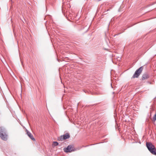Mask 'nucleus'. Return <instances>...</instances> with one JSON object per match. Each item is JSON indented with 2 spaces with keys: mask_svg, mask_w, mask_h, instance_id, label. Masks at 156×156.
<instances>
[{
  "mask_svg": "<svg viewBox=\"0 0 156 156\" xmlns=\"http://www.w3.org/2000/svg\"><path fill=\"white\" fill-rule=\"evenodd\" d=\"M146 146L150 152L152 154L156 155V149L151 142H147Z\"/></svg>",
  "mask_w": 156,
  "mask_h": 156,
  "instance_id": "obj_1",
  "label": "nucleus"
},
{
  "mask_svg": "<svg viewBox=\"0 0 156 156\" xmlns=\"http://www.w3.org/2000/svg\"><path fill=\"white\" fill-rule=\"evenodd\" d=\"M63 151L66 153H69L75 151L76 149L73 145H69L67 147L64 148Z\"/></svg>",
  "mask_w": 156,
  "mask_h": 156,
  "instance_id": "obj_2",
  "label": "nucleus"
},
{
  "mask_svg": "<svg viewBox=\"0 0 156 156\" xmlns=\"http://www.w3.org/2000/svg\"><path fill=\"white\" fill-rule=\"evenodd\" d=\"M26 131L27 132V134L30 139L33 141H35V139L34 137L32 134L27 129H26Z\"/></svg>",
  "mask_w": 156,
  "mask_h": 156,
  "instance_id": "obj_6",
  "label": "nucleus"
},
{
  "mask_svg": "<svg viewBox=\"0 0 156 156\" xmlns=\"http://www.w3.org/2000/svg\"><path fill=\"white\" fill-rule=\"evenodd\" d=\"M118 129L119 130V128Z\"/></svg>",
  "mask_w": 156,
  "mask_h": 156,
  "instance_id": "obj_9",
  "label": "nucleus"
},
{
  "mask_svg": "<svg viewBox=\"0 0 156 156\" xmlns=\"http://www.w3.org/2000/svg\"><path fill=\"white\" fill-rule=\"evenodd\" d=\"M143 69V66L140 67L135 71V73L132 76V78H138L141 73Z\"/></svg>",
  "mask_w": 156,
  "mask_h": 156,
  "instance_id": "obj_3",
  "label": "nucleus"
},
{
  "mask_svg": "<svg viewBox=\"0 0 156 156\" xmlns=\"http://www.w3.org/2000/svg\"><path fill=\"white\" fill-rule=\"evenodd\" d=\"M10 0V1H11V0Z\"/></svg>",
  "mask_w": 156,
  "mask_h": 156,
  "instance_id": "obj_10",
  "label": "nucleus"
},
{
  "mask_svg": "<svg viewBox=\"0 0 156 156\" xmlns=\"http://www.w3.org/2000/svg\"><path fill=\"white\" fill-rule=\"evenodd\" d=\"M149 77L147 73L144 74L142 76V80H144L148 78Z\"/></svg>",
  "mask_w": 156,
  "mask_h": 156,
  "instance_id": "obj_7",
  "label": "nucleus"
},
{
  "mask_svg": "<svg viewBox=\"0 0 156 156\" xmlns=\"http://www.w3.org/2000/svg\"><path fill=\"white\" fill-rule=\"evenodd\" d=\"M69 134L68 133H67L66 134L63 135V136H61L60 137V139L61 140H66V139L69 138Z\"/></svg>",
  "mask_w": 156,
  "mask_h": 156,
  "instance_id": "obj_5",
  "label": "nucleus"
},
{
  "mask_svg": "<svg viewBox=\"0 0 156 156\" xmlns=\"http://www.w3.org/2000/svg\"><path fill=\"white\" fill-rule=\"evenodd\" d=\"M58 144V143L57 142H54L53 144V145L54 146H57Z\"/></svg>",
  "mask_w": 156,
  "mask_h": 156,
  "instance_id": "obj_8",
  "label": "nucleus"
},
{
  "mask_svg": "<svg viewBox=\"0 0 156 156\" xmlns=\"http://www.w3.org/2000/svg\"><path fill=\"white\" fill-rule=\"evenodd\" d=\"M0 137L4 140H7L8 138L7 134L5 131L2 130H0Z\"/></svg>",
  "mask_w": 156,
  "mask_h": 156,
  "instance_id": "obj_4",
  "label": "nucleus"
}]
</instances>
